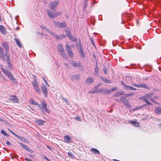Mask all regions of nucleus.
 I'll use <instances>...</instances> for the list:
<instances>
[{
    "instance_id": "obj_1",
    "label": "nucleus",
    "mask_w": 161,
    "mask_h": 161,
    "mask_svg": "<svg viewBox=\"0 0 161 161\" xmlns=\"http://www.w3.org/2000/svg\"><path fill=\"white\" fill-rule=\"evenodd\" d=\"M2 70L4 73L8 77V79L11 81L13 83H17V81L16 79L13 75L7 69H4L2 67V65H1Z\"/></svg>"
},
{
    "instance_id": "obj_2",
    "label": "nucleus",
    "mask_w": 161,
    "mask_h": 161,
    "mask_svg": "<svg viewBox=\"0 0 161 161\" xmlns=\"http://www.w3.org/2000/svg\"><path fill=\"white\" fill-rule=\"evenodd\" d=\"M2 45L5 49L6 52L8 51V47L7 43L5 42H3L2 43ZM5 56L6 58V60L7 62L8 67L10 69H11L12 68L11 63L9 58V56L7 53H5Z\"/></svg>"
},
{
    "instance_id": "obj_3",
    "label": "nucleus",
    "mask_w": 161,
    "mask_h": 161,
    "mask_svg": "<svg viewBox=\"0 0 161 161\" xmlns=\"http://www.w3.org/2000/svg\"><path fill=\"white\" fill-rule=\"evenodd\" d=\"M58 48L62 56L65 58H66L65 53L63 48V45L61 44H58Z\"/></svg>"
},
{
    "instance_id": "obj_4",
    "label": "nucleus",
    "mask_w": 161,
    "mask_h": 161,
    "mask_svg": "<svg viewBox=\"0 0 161 161\" xmlns=\"http://www.w3.org/2000/svg\"><path fill=\"white\" fill-rule=\"evenodd\" d=\"M53 24L54 25L55 27L59 28H63L66 25V24L65 22H63L62 23H59V22H58L55 21H53Z\"/></svg>"
},
{
    "instance_id": "obj_5",
    "label": "nucleus",
    "mask_w": 161,
    "mask_h": 161,
    "mask_svg": "<svg viewBox=\"0 0 161 161\" xmlns=\"http://www.w3.org/2000/svg\"><path fill=\"white\" fill-rule=\"evenodd\" d=\"M32 85L37 93L38 94H40L41 93L40 90L39 88L38 83L36 80H34L33 82Z\"/></svg>"
},
{
    "instance_id": "obj_6",
    "label": "nucleus",
    "mask_w": 161,
    "mask_h": 161,
    "mask_svg": "<svg viewBox=\"0 0 161 161\" xmlns=\"http://www.w3.org/2000/svg\"><path fill=\"white\" fill-rule=\"evenodd\" d=\"M66 50L67 51L68 55L70 58H72L74 56V54L70 49V47L68 44L66 45Z\"/></svg>"
},
{
    "instance_id": "obj_7",
    "label": "nucleus",
    "mask_w": 161,
    "mask_h": 161,
    "mask_svg": "<svg viewBox=\"0 0 161 161\" xmlns=\"http://www.w3.org/2000/svg\"><path fill=\"white\" fill-rule=\"evenodd\" d=\"M42 106L39 107L40 108L42 111L43 112H46L47 113H49V111L47 107V104L44 102H42Z\"/></svg>"
},
{
    "instance_id": "obj_8",
    "label": "nucleus",
    "mask_w": 161,
    "mask_h": 161,
    "mask_svg": "<svg viewBox=\"0 0 161 161\" xmlns=\"http://www.w3.org/2000/svg\"><path fill=\"white\" fill-rule=\"evenodd\" d=\"M58 4V2L54 1L51 3L50 4V7L51 9L55 11V8Z\"/></svg>"
},
{
    "instance_id": "obj_9",
    "label": "nucleus",
    "mask_w": 161,
    "mask_h": 161,
    "mask_svg": "<svg viewBox=\"0 0 161 161\" xmlns=\"http://www.w3.org/2000/svg\"><path fill=\"white\" fill-rule=\"evenodd\" d=\"M104 89L101 88V89H95L94 88L93 89L89 92V93H104Z\"/></svg>"
},
{
    "instance_id": "obj_10",
    "label": "nucleus",
    "mask_w": 161,
    "mask_h": 161,
    "mask_svg": "<svg viewBox=\"0 0 161 161\" xmlns=\"http://www.w3.org/2000/svg\"><path fill=\"white\" fill-rule=\"evenodd\" d=\"M133 86L137 87H140V88H144L147 89L148 90H150V88L148 87L147 85L145 84H140L139 85L136 84H133Z\"/></svg>"
},
{
    "instance_id": "obj_11",
    "label": "nucleus",
    "mask_w": 161,
    "mask_h": 161,
    "mask_svg": "<svg viewBox=\"0 0 161 161\" xmlns=\"http://www.w3.org/2000/svg\"><path fill=\"white\" fill-rule=\"evenodd\" d=\"M9 99L14 103H18L19 101L16 96H10L9 97Z\"/></svg>"
},
{
    "instance_id": "obj_12",
    "label": "nucleus",
    "mask_w": 161,
    "mask_h": 161,
    "mask_svg": "<svg viewBox=\"0 0 161 161\" xmlns=\"http://www.w3.org/2000/svg\"><path fill=\"white\" fill-rule=\"evenodd\" d=\"M19 145L22 147H23V148L25 149L26 150L29 151L30 153H32L33 152V150L30 149L27 146L24 145L21 142H19Z\"/></svg>"
},
{
    "instance_id": "obj_13",
    "label": "nucleus",
    "mask_w": 161,
    "mask_h": 161,
    "mask_svg": "<svg viewBox=\"0 0 161 161\" xmlns=\"http://www.w3.org/2000/svg\"><path fill=\"white\" fill-rule=\"evenodd\" d=\"M69 63L74 67H80L81 65L80 63H76L73 60H70Z\"/></svg>"
},
{
    "instance_id": "obj_14",
    "label": "nucleus",
    "mask_w": 161,
    "mask_h": 161,
    "mask_svg": "<svg viewBox=\"0 0 161 161\" xmlns=\"http://www.w3.org/2000/svg\"><path fill=\"white\" fill-rule=\"evenodd\" d=\"M94 79L92 77H88L85 81V83L87 84H90L93 82Z\"/></svg>"
},
{
    "instance_id": "obj_15",
    "label": "nucleus",
    "mask_w": 161,
    "mask_h": 161,
    "mask_svg": "<svg viewBox=\"0 0 161 161\" xmlns=\"http://www.w3.org/2000/svg\"><path fill=\"white\" fill-rule=\"evenodd\" d=\"M41 88L44 96L45 97H47V90L46 86L44 85H42L41 86Z\"/></svg>"
},
{
    "instance_id": "obj_16",
    "label": "nucleus",
    "mask_w": 161,
    "mask_h": 161,
    "mask_svg": "<svg viewBox=\"0 0 161 161\" xmlns=\"http://www.w3.org/2000/svg\"><path fill=\"white\" fill-rule=\"evenodd\" d=\"M35 122L37 124L39 125H42L45 123V121L41 119H36L35 120Z\"/></svg>"
},
{
    "instance_id": "obj_17",
    "label": "nucleus",
    "mask_w": 161,
    "mask_h": 161,
    "mask_svg": "<svg viewBox=\"0 0 161 161\" xmlns=\"http://www.w3.org/2000/svg\"><path fill=\"white\" fill-rule=\"evenodd\" d=\"M0 58L3 60H5L3 50L1 46H0Z\"/></svg>"
},
{
    "instance_id": "obj_18",
    "label": "nucleus",
    "mask_w": 161,
    "mask_h": 161,
    "mask_svg": "<svg viewBox=\"0 0 161 161\" xmlns=\"http://www.w3.org/2000/svg\"><path fill=\"white\" fill-rule=\"evenodd\" d=\"M128 122L130 124H131L133 125L135 127H137L139 126V123L138 122H136L133 120L129 121Z\"/></svg>"
},
{
    "instance_id": "obj_19",
    "label": "nucleus",
    "mask_w": 161,
    "mask_h": 161,
    "mask_svg": "<svg viewBox=\"0 0 161 161\" xmlns=\"http://www.w3.org/2000/svg\"><path fill=\"white\" fill-rule=\"evenodd\" d=\"M154 108L155 112L156 114L159 115L161 114V108L154 107Z\"/></svg>"
},
{
    "instance_id": "obj_20",
    "label": "nucleus",
    "mask_w": 161,
    "mask_h": 161,
    "mask_svg": "<svg viewBox=\"0 0 161 161\" xmlns=\"http://www.w3.org/2000/svg\"><path fill=\"white\" fill-rule=\"evenodd\" d=\"M46 12H47L49 18H53L54 12H52L50 10L48 9L46 10Z\"/></svg>"
},
{
    "instance_id": "obj_21",
    "label": "nucleus",
    "mask_w": 161,
    "mask_h": 161,
    "mask_svg": "<svg viewBox=\"0 0 161 161\" xmlns=\"http://www.w3.org/2000/svg\"><path fill=\"white\" fill-rule=\"evenodd\" d=\"M64 142L67 143H69L71 142V140L68 135L65 136L64 137Z\"/></svg>"
},
{
    "instance_id": "obj_22",
    "label": "nucleus",
    "mask_w": 161,
    "mask_h": 161,
    "mask_svg": "<svg viewBox=\"0 0 161 161\" xmlns=\"http://www.w3.org/2000/svg\"><path fill=\"white\" fill-rule=\"evenodd\" d=\"M14 41L15 42V43H16V45H17V46L20 47H21V46H22V45L21 44V43L20 42L19 40L17 38H14Z\"/></svg>"
},
{
    "instance_id": "obj_23",
    "label": "nucleus",
    "mask_w": 161,
    "mask_h": 161,
    "mask_svg": "<svg viewBox=\"0 0 161 161\" xmlns=\"http://www.w3.org/2000/svg\"><path fill=\"white\" fill-rule=\"evenodd\" d=\"M117 89V87H115L114 88H113L109 90H108L107 89H104V91L105 92V93H111L113 91L116 90Z\"/></svg>"
},
{
    "instance_id": "obj_24",
    "label": "nucleus",
    "mask_w": 161,
    "mask_h": 161,
    "mask_svg": "<svg viewBox=\"0 0 161 161\" xmlns=\"http://www.w3.org/2000/svg\"><path fill=\"white\" fill-rule=\"evenodd\" d=\"M16 137H17L18 139L23 142H25L26 143H28V141L26 140L25 138L22 137V136H19L17 135Z\"/></svg>"
},
{
    "instance_id": "obj_25",
    "label": "nucleus",
    "mask_w": 161,
    "mask_h": 161,
    "mask_svg": "<svg viewBox=\"0 0 161 161\" xmlns=\"http://www.w3.org/2000/svg\"><path fill=\"white\" fill-rule=\"evenodd\" d=\"M65 36L64 34H62L59 36L56 35L55 38L57 39L61 40L65 37Z\"/></svg>"
},
{
    "instance_id": "obj_26",
    "label": "nucleus",
    "mask_w": 161,
    "mask_h": 161,
    "mask_svg": "<svg viewBox=\"0 0 161 161\" xmlns=\"http://www.w3.org/2000/svg\"><path fill=\"white\" fill-rule=\"evenodd\" d=\"M68 36L69 39L72 41L75 42L76 40V39L74 36H71V35L69 33L68 34Z\"/></svg>"
},
{
    "instance_id": "obj_27",
    "label": "nucleus",
    "mask_w": 161,
    "mask_h": 161,
    "mask_svg": "<svg viewBox=\"0 0 161 161\" xmlns=\"http://www.w3.org/2000/svg\"><path fill=\"white\" fill-rule=\"evenodd\" d=\"M90 150L93 153L96 154H97L99 153V151L95 148H92Z\"/></svg>"
},
{
    "instance_id": "obj_28",
    "label": "nucleus",
    "mask_w": 161,
    "mask_h": 161,
    "mask_svg": "<svg viewBox=\"0 0 161 161\" xmlns=\"http://www.w3.org/2000/svg\"><path fill=\"white\" fill-rule=\"evenodd\" d=\"M100 79L102 80L103 81H104L106 83L108 84H110L111 83V80H108L106 78H104L102 77H101Z\"/></svg>"
},
{
    "instance_id": "obj_29",
    "label": "nucleus",
    "mask_w": 161,
    "mask_h": 161,
    "mask_svg": "<svg viewBox=\"0 0 161 161\" xmlns=\"http://www.w3.org/2000/svg\"><path fill=\"white\" fill-rule=\"evenodd\" d=\"M30 102L32 104L38 105L39 107H40V105L38 103H36L33 99H31L30 100Z\"/></svg>"
},
{
    "instance_id": "obj_30",
    "label": "nucleus",
    "mask_w": 161,
    "mask_h": 161,
    "mask_svg": "<svg viewBox=\"0 0 161 161\" xmlns=\"http://www.w3.org/2000/svg\"><path fill=\"white\" fill-rule=\"evenodd\" d=\"M80 77V75H73L71 76L72 78V79L76 80H79Z\"/></svg>"
},
{
    "instance_id": "obj_31",
    "label": "nucleus",
    "mask_w": 161,
    "mask_h": 161,
    "mask_svg": "<svg viewBox=\"0 0 161 161\" xmlns=\"http://www.w3.org/2000/svg\"><path fill=\"white\" fill-rule=\"evenodd\" d=\"M0 30L1 32L4 33L5 32V27L2 25H0Z\"/></svg>"
},
{
    "instance_id": "obj_32",
    "label": "nucleus",
    "mask_w": 161,
    "mask_h": 161,
    "mask_svg": "<svg viewBox=\"0 0 161 161\" xmlns=\"http://www.w3.org/2000/svg\"><path fill=\"white\" fill-rule=\"evenodd\" d=\"M98 72V67L97 65L95 70H94V74L96 75L97 76Z\"/></svg>"
},
{
    "instance_id": "obj_33",
    "label": "nucleus",
    "mask_w": 161,
    "mask_h": 161,
    "mask_svg": "<svg viewBox=\"0 0 161 161\" xmlns=\"http://www.w3.org/2000/svg\"><path fill=\"white\" fill-rule=\"evenodd\" d=\"M80 54L81 56L83 57V58H84L85 56V54L82 50L81 47H80Z\"/></svg>"
},
{
    "instance_id": "obj_34",
    "label": "nucleus",
    "mask_w": 161,
    "mask_h": 161,
    "mask_svg": "<svg viewBox=\"0 0 161 161\" xmlns=\"http://www.w3.org/2000/svg\"><path fill=\"white\" fill-rule=\"evenodd\" d=\"M129 89H130L131 90H136V89L133 87L131 86H127V88L126 89V90H129Z\"/></svg>"
},
{
    "instance_id": "obj_35",
    "label": "nucleus",
    "mask_w": 161,
    "mask_h": 161,
    "mask_svg": "<svg viewBox=\"0 0 161 161\" xmlns=\"http://www.w3.org/2000/svg\"><path fill=\"white\" fill-rule=\"evenodd\" d=\"M1 133L4 135L5 136H6V137H9V135L4 130H1Z\"/></svg>"
},
{
    "instance_id": "obj_36",
    "label": "nucleus",
    "mask_w": 161,
    "mask_h": 161,
    "mask_svg": "<svg viewBox=\"0 0 161 161\" xmlns=\"http://www.w3.org/2000/svg\"><path fill=\"white\" fill-rule=\"evenodd\" d=\"M140 99H142L143 100L145 99L147 100L148 99H149V97H148V96L147 95H146L141 97L140 98Z\"/></svg>"
},
{
    "instance_id": "obj_37",
    "label": "nucleus",
    "mask_w": 161,
    "mask_h": 161,
    "mask_svg": "<svg viewBox=\"0 0 161 161\" xmlns=\"http://www.w3.org/2000/svg\"><path fill=\"white\" fill-rule=\"evenodd\" d=\"M123 103L126 106H129V101L126 99H125V100H124Z\"/></svg>"
},
{
    "instance_id": "obj_38",
    "label": "nucleus",
    "mask_w": 161,
    "mask_h": 161,
    "mask_svg": "<svg viewBox=\"0 0 161 161\" xmlns=\"http://www.w3.org/2000/svg\"><path fill=\"white\" fill-rule=\"evenodd\" d=\"M46 31L48 32L51 35L54 36L55 37L56 35L52 31H49L48 30H46Z\"/></svg>"
},
{
    "instance_id": "obj_39",
    "label": "nucleus",
    "mask_w": 161,
    "mask_h": 161,
    "mask_svg": "<svg viewBox=\"0 0 161 161\" xmlns=\"http://www.w3.org/2000/svg\"><path fill=\"white\" fill-rule=\"evenodd\" d=\"M60 14V12H54L53 18H56Z\"/></svg>"
},
{
    "instance_id": "obj_40",
    "label": "nucleus",
    "mask_w": 161,
    "mask_h": 161,
    "mask_svg": "<svg viewBox=\"0 0 161 161\" xmlns=\"http://www.w3.org/2000/svg\"><path fill=\"white\" fill-rule=\"evenodd\" d=\"M121 84L123 86V87L126 89L127 88V85H126L124 82L121 81Z\"/></svg>"
},
{
    "instance_id": "obj_41",
    "label": "nucleus",
    "mask_w": 161,
    "mask_h": 161,
    "mask_svg": "<svg viewBox=\"0 0 161 161\" xmlns=\"http://www.w3.org/2000/svg\"><path fill=\"white\" fill-rule=\"evenodd\" d=\"M133 95V93L132 92H131L127 94L126 95V96L127 97H129V96H132Z\"/></svg>"
},
{
    "instance_id": "obj_42",
    "label": "nucleus",
    "mask_w": 161,
    "mask_h": 161,
    "mask_svg": "<svg viewBox=\"0 0 161 161\" xmlns=\"http://www.w3.org/2000/svg\"><path fill=\"white\" fill-rule=\"evenodd\" d=\"M103 70L104 74L106 75L107 74V71H106V67L105 66L103 67Z\"/></svg>"
},
{
    "instance_id": "obj_43",
    "label": "nucleus",
    "mask_w": 161,
    "mask_h": 161,
    "mask_svg": "<svg viewBox=\"0 0 161 161\" xmlns=\"http://www.w3.org/2000/svg\"><path fill=\"white\" fill-rule=\"evenodd\" d=\"M144 101L145 102H146L147 103V104H148V105H151V104H152L151 103H150V102H149V101H147V99H145V100H144Z\"/></svg>"
},
{
    "instance_id": "obj_44",
    "label": "nucleus",
    "mask_w": 161,
    "mask_h": 161,
    "mask_svg": "<svg viewBox=\"0 0 161 161\" xmlns=\"http://www.w3.org/2000/svg\"><path fill=\"white\" fill-rule=\"evenodd\" d=\"M126 99L125 98L123 97H121L120 99V101L123 103V101L125 100Z\"/></svg>"
},
{
    "instance_id": "obj_45",
    "label": "nucleus",
    "mask_w": 161,
    "mask_h": 161,
    "mask_svg": "<svg viewBox=\"0 0 161 161\" xmlns=\"http://www.w3.org/2000/svg\"><path fill=\"white\" fill-rule=\"evenodd\" d=\"M42 157L46 159L48 161H50L46 157V156L43 155L42 156Z\"/></svg>"
},
{
    "instance_id": "obj_46",
    "label": "nucleus",
    "mask_w": 161,
    "mask_h": 161,
    "mask_svg": "<svg viewBox=\"0 0 161 161\" xmlns=\"http://www.w3.org/2000/svg\"><path fill=\"white\" fill-rule=\"evenodd\" d=\"M147 96H148V97H149V99L150 98V97L152 96L153 95V93H151V94H147Z\"/></svg>"
},
{
    "instance_id": "obj_47",
    "label": "nucleus",
    "mask_w": 161,
    "mask_h": 161,
    "mask_svg": "<svg viewBox=\"0 0 161 161\" xmlns=\"http://www.w3.org/2000/svg\"><path fill=\"white\" fill-rule=\"evenodd\" d=\"M75 119H76L77 120L80 121H81V118L79 117H77L75 118Z\"/></svg>"
},
{
    "instance_id": "obj_48",
    "label": "nucleus",
    "mask_w": 161,
    "mask_h": 161,
    "mask_svg": "<svg viewBox=\"0 0 161 161\" xmlns=\"http://www.w3.org/2000/svg\"><path fill=\"white\" fill-rule=\"evenodd\" d=\"M147 104H145L144 105L142 106H140L139 107V108H136L135 109V110H137V109H140L142 107L144 106H146L147 105Z\"/></svg>"
},
{
    "instance_id": "obj_49",
    "label": "nucleus",
    "mask_w": 161,
    "mask_h": 161,
    "mask_svg": "<svg viewBox=\"0 0 161 161\" xmlns=\"http://www.w3.org/2000/svg\"><path fill=\"white\" fill-rule=\"evenodd\" d=\"M47 148H48L49 149H50L51 150H52L53 149V148L52 147H51L48 146H47Z\"/></svg>"
},
{
    "instance_id": "obj_50",
    "label": "nucleus",
    "mask_w": 161,
    "mask_h": 161,
    "mask_svg": "<svg viewBox=\"0 0 161 161\" xmlns=\"http://www.w3.org/2000/svg\"><path fill=\"white\" fill-rule=\"evenodd\" d=\"M122 94V93H121V92H117L115 94V96H119V95H120Z\"/></svg>"
},
{
    "instance_id": "obj_51",
    "label": "nucleus",
    "mask_w": 161,
    "mask_h": 161,
    "mask_svg": "<svg viewBox=\"0 0 161 161\" xmlns=\"http://www.w3.org/2000/svg\"><path fill=\"white\" fill-rule=\"evenodd\" d=\"M101 85V84H99L98 85H97L94 88H95V89H97L98 88V87H99Z\"/></svg>"
},
{
    "instance_id": "obj_52",
    "label": "nucleus",
    "mask_w": 161,
    "mask_h": 161,
    "mask_svg": "<svg viewBox=\"0 0 161 161\" xmlns=\"http://www.w3.org/2000/svg\"><path fill=\"white\" fill-rule=\"evenodd\" d=\"M43 80L45 81V83H46V85L48 86H49V85L48 84L46 80H45V79L44 78H43Z\"/></svg>"
},
{
    "instance_id": "obj_53",
    "label": "nucleus",
    "mask_w": 161,
    "mask_h": 161,
    "mask_svg": "<svg viewBox=\"0 0 161 161\" xmlns=\"http://www.w3.org/2000/svg\"><path fill=\"white\" fill-rule=\"evenodd\" d=\"M149 100L152 101L153 102L156 103H157L154 100H153L152 98H150V99H149Z\"/></svg>"
},
{
    "instance_id": "obj_54",
    "label": "nucleus",
    "mask_w": 161,
    "mask_h": 161,
    "mask_svg": "<svg viewBox=\"0 0 161 161\" xmlns=\"http://www.w3.org/2000/svg\"><path fill=\"white\" fill-rule=\"evenodd\" d=\"M9 131L14 135V136H16L17 135H16V134H15V133H14L13 132H12V131H11V130H9Z\"/></svg>"
},
{
    "instance_id": "obj_55",
    "label": "nucleus",
    "mask_w": 161,
    "mask_h": 161,
    "mask_svg": "<svg viewBox=\"0 0 161 161\" xmlns=\"http://www.w3.org/2000/svg\"><path fill=\"white\" fill-rule=\"evenodd\" d=\"M6 144L8 145H10V142H9V141H7L6 142Z\"/></svg>"
},
{
    "instance_id": "obj_56",
    "label": "nucleus",
    "mask_w": 161,
    "mask_h": 161,
    "mask_svg": "<svg viewBox=\"0 0 161 161\" xmlns=\"http://www.w3.org/2000/svg\"><path fill=\"white\" fill-rule=\"evenodd\" d=\"M43 29H45V30H47L46 29V27L44 26H42L41 27Z\"/></svg>"
},
{
    "instance_id": "obj_57",
    "label": "nucleus",
    "mask_w": 161,
    "mask_h": 161,
    "mask_svg": "<svg viewBox=\"0 0 161 161\" xmlns=\"http://www.w3.org/2000/svg\"><path fill=\"white\" fill-rule=\"evenodd\" d=\"M25 160L27 161H31V159H28L26 158H25Z\"/></svg>"
},
{
    "instance_id": "obj_58",
    "label": "nucleus",
    "mask_w": 161,
    "mask_h": 161,
    "mask_svg": "<svg viewBox=\"0 0 161 161\" xmlns=\"http://www.w3.org/2000/svg\"><path fill=\"white\" fill-rule=\"evenodd\" d=\"M68 155L69 156H72V154H71V153H69V152L68 153Z\"/></svg>"
},
{
    "instance_id": "obj_59",
    "label": "nucleus",
    "mask_w": 161,
    "mask_h": 161,
    "mask_svg": "<svg viewBox=\"0 0 161 161\" xmlns=\"http://www.w3.org/2000/svg\"><path fill=\"white\" fill-rule=\"evenodd\" d=\"M66 35H67V36H68V33H69L70 34H70V32H69V31H66Z\"/></svg>"
},
{
    "instance_id": "obj_60",
    "label": "nucleus",
    "mask_w": 161,
    "mask_h": 161,
    "mask_svg": "<svg viewBox=\"0 0 161 161\" xmlns=\"http://www.w3.org/2000/svg\"><path fill=\"white\" fill-rule=\"evenodd\" d=\"M158 125L159 127L161 128V123L158 124Z\"/></svg>"
},
{
    "instance_id": "obj_61",
    "label": "nucleus",
    "mask_w": 161,
    "mask_h": 161,
    "mask_svg": "<svg viewBox=\"0 0 161 161\" xmlns=\"http://www.w3.org/2000/svg\"><path fill=\"white\" fill-rule=\"evenodd\" d=\"M64 101H65L66 103H67L68 100H67L66 99H65H65H64Z\"/></svg>"
},
{
    "instance_id": "obj_62",
    "label": "nucleus",
    "mask_w": 161,
    "mask_h": 161,
    "mask_svg": "<svg viewBox=\"0 0 161 161\" xmlns=\"http://www.w3.org/2000/svg\"><path fill=\"white\" fill-rule=\"evenodd\" d=\"M116 100L117 101V102H119V99H116Z\"/></svg>"
},
{
    "instance_id": "obj_63",
    "label": "nucleus",
    "mask_w": 161,
    "mask_h": 161,
    "mask_svg": "<svg viewBox=\"0 0 161 161\" xmlns=\"http://www.w3.org/2000/svg\"><path fill=\"white\" fill-rule=\"evenodd\" d=\"M3 120L2 119L0 118V121H3Z\"/></svg>"
},
{
    "instance_id": "obj_64",
    "label": "nucleus",
    "mask_w": 161,
    "mask_h": 161,
    "mask_svg": "<svg viewBox=\"0 0 161 161\" xmlns=\"http://www.w3.org/2000/svg\"><path fill=\"white\" fill-rule=\"evenodd\" d=\"M91 41H92V43L94 44L93 42V40H92V39H91Z\"/></svg>"
}]
</instances>
